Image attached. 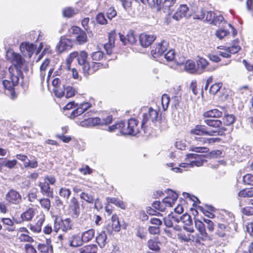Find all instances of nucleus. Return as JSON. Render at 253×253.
<instances>
[{"label": "nucleus", "instance_id": "36", "mask_svg": "<svg viewBox=\"0 0 253 253\" xmlns=\"http://www.w3.org/2000/svg\"><path fill=\"white\" fill-rule=\"evenodd\" d=\"M65 85L62 84L60 86H58L57 87L53 88V91L55 94V95L58 98L62 97L64 94V91L65 90Z\"/></svg>", "mask_w": 253, "mask_h": 253}, {"label": "nucleus", "instance_id": "26", "mask_svg": "<svg viewBox=\"0 0 253 253\" xmlns=\"http://www.w3.org/2000/svg\"><path fill=\"white\" fill-rule=\"evenodd\" d=\"M107 235L105 230L102 231L96 237V240L100 248L105 247L106 244Z\"/></svg>", "mask_w": 253, "mask_h": 253}, {"label": "nucleus", "instance_id": "39", "mask_svg": "<svg viewBox=\"0 0 253 253\" xmlns=\"http://www.w3.org/2000/svg\"><path fill=\"white\" fill-rule=\"evenodd\" d=\"M170 101L169 97L166 94L162 95L161 98L162 105L164 111H166L168 109Z\"/></svg>", "mask_w": 253, "mask_h": 253}, {"label": "nucleus", "instance_id": "4", "mask_svg": "<svg viewBox=\"0 0 253 253\" xmlns=\"http://www.w3.org/2000/svg\"><path fill=\"white\" fill-rule=\"evenodd\" d=\"M220 131H208L206 127L203 125H196L195 127L190 130L191 135H195L198 136L202 135H210L217 136L219 135Z\"/></svg>", "mask_w": 253, "mask_h": 253}, {"label": "nucleus", "instance_id": "45", "mask_svg": "<svg viewBox=\"0 0 253 253\" xmlns=\"http://www.w3.org/2000/svg\"><path fill=\"white\" fill-rule=\"evenodd\" d=\"M96 247L91 245L84 247L81 251V253H96Z\"/></svg>", "mask_w": 253, "mask_h": 253}, {"label": "nucleus", "instance_id": "53", "mask_svg": "<svg viewBox=\"0 0 253 253\" xmlns=\"http://www.w3.org/2000/svg\"><path fill=\"white\" fill-rule=\"evenodd\" d=\"M190 150L196 153H207L209 149L206 147L191 146Z\"/></svg>", "mask_w": 253, "mask_h": 253}, {"label": "nucleus", "instance_id": "29", "mask_svg": "<svg viewBox=\"0 0 253 253\" xmlns=\"http://www.w3.org/2000/svg\"><path fill=\"white\" fill-rule=\"evenodd\" d=\"M21 49L23 48L25 49L29 54V57H31L32 55L34 52L36 48L35 45L33 43H30L29 42L22 43L20 45Z\"/></svg>", "mask_w": 253, "mask_h": 253}, {"label": "nucleus", "instance_id": "16", "mask_svg": "<svg viewBox=\"0 0 253 253\" xmlns=\"http://www.w3.org/2000/svg\"><path fill=\"white\" fill-rule=\"evenodd\" d=\"M188 159H194L195 160L192 161L190 162V166L193 167L196 166L197 167L202 166L204 162L203 158L204 155H199L195 153H189L187 155Z\"/></svg>", "mask_w": 253, "mask_h": 253}, {"label": "nucleus", "instance_id": "9", "mask_svg": "<svg viewBox=\"0 0 253 253\" xmlns=\"http://www.w3.org/2000/svg\"><path fill=\"white\" fill-rule=\"evenodd\" d=\"M69 208L70 213L73 218H77L80 214V207L78 199L75 197H72L70 200Z\"/></svg>", "mask_w": 253, "mask_h": 253}, {"label": "nucleus", "instance_id": "52", "mask_svg": "<svg viewBox=\"0 0 253 253\" xmlns=\"http://www.w3.org/2000/svg\"><path fill=\"white\" fill-rule=\"evenodd\" d=\"M222 86L221 83H215L212 84L210 88V93L212 94H216L220 89Z\"/></svg>", "mask_w": 253, "mask_h": 253}, {"label": "nucleus", "instance_id": "49", "mask_svg": "<svg viewBox=\"0 0 253 253\" xmlns=\"http://www.w3.org/2000/svg\"><path fill=\"white\" fill-rule=\"evenodd\" d=\"M226 22L221 14H218L214 20H212V25L219 26L220 24H225Z\"/></svg>", "mask_w": 253, "mask_h": 253}, {"label": "nucleus", "instance_id": "35", "mask_svg": "<svg viewBox=\"0 0 253 253\" xmlns=\"http://www.w3.org/2000/svg\"><path fill=\"white\" fill-rule=\"evenodd\" d=\"M114 228L115 232H119L121 229V225L118 216L116 215H112L111 222H110Z\"/></svg>", "mask_w": 253, "mask_h": 253}, {"label": "nucleus", "instance_id": "56", "mask_svg": "<svg viewBox=\"0 0 253 253\" xmlns=\"http://www.w3.org/2000/svg\"><path fill=\"white\" fill-rule=\"evenodd\" d=\"M124 126V122L121 121L118 123H116L115 124L110 126L108 128V130L109 131L112 132L116 129H119L120 130V128H122Z\"/></svg>", "mask_w": 253, "mask_h": 253}, {"label": "nucleus", "instance_id": "13", "mask_svg": "<svg viewBox=\"0 0 253 253\" xmlns=\"http://www.w3.org/2000/svg\"><path fill=\"white\" fill-rule=\"evenodd\" d=\"M15 157L17 159L24 162V166L25 168L35 169L38 166V162L35 159L30 161L28 159V157L25 155L17 154Z\"/></svg>", "mask_w": 253, "mask_h": 253}, {"label": "nucleus", "instance_id": "44", "mask_svg": "<svg viewBox=\"0 0 253 253\" xmlns=\"http://www.w3.org/2000/svg\"><path fill=\"white\" fill-rule=\"evenodd\" d=\"M148 247L149 249L154 251H159L160 250L158 242L153 239H150L148 241Z\"/></svg>", "mask_w": 253, "mask_h": 253}, {"label": "nucleus", "instance_id": "37", "mask_svg": "<svg viewBox=\"0 0 253 253\" xmlns=\"http://www.w3.org/2000/svg\"><path fill=\"white\" fill-rule=\"evenodd\" d=\"M80 198L85 201L89 204H93L94 202V197L93 195L87 193L85 192H82L80 195Z\"/></svg>", "mask_w": 253, "mask_h": 253}, {"label": "nucleus", "instance_id": "40", "mask_svg": "<svg viewBox=\"0 0 253 253\" xmlns=\"http://www.w3.org/2000/svg\"><path fill=\"white\" fill-rule=\"evenodd\" d=\"M59 194L61 197L68 200L71 195V191L67 188L62 187L60 189Z\"/></svg>", "mask_w": 253, "mask_h": 253}, {"label": "nucleus", "instance_id": "41", "mask_svg": "<svg viewBox=\"0 0 253 253\" xmlns=\"http://www.w3.org/2000/svg\"><path fill=\"white\" fill-rule=\"evenodd\" d=\"M136 37L134 34V32L132 30H130L126 35L127 42L130 44H134L137 41Z\"/></svg>", "mask_w": 253, "mask_h": 253}, {"label": "nucleus", "instance_id": "12", "mask_svg": "<svg viewBox=\"0 0 253 253\" xmlns=\"http://www.w3.org/2000/svg\"><path fill=\"white\" fill-rule=\"evenodd\" d=\"M159 112L156 110L153 109L150 107L147 113H144L143 115V119L141 123V127L144 128V125L149 119L151 120L152 122H154L157 120Z\"/></svg>", "mask_w": 253, "mask_h": 253}, {"label": "nucleus", "instance_id": "15", "mask_svg": "<svg viewBox=\"0 0 253 253\" xmlns=\"http://www.w3.org/2000/svg\"><path fill=\"white\" fill-rule=\"evenodd\" d=\"M204 122L208 126L214 128H219L222 132L225 131L226 128L222 126V122L219 120L209 118H203Z\"/></svg>", "mask_w": 253, "mask_h": 253}, {"label": "nucleus", "instance_id": "60", "mask_svg": "<svg viewBox=\"0 0 253 253\" xmlns=\"http://www.w3.org/2000/svg\"><path fill=\"white\" fill-rule=\"evenodd\" d=\"M242 212L246 215H253V207H246L241 209Z\"/></svg>", "mask_w": 253, "mask_h": 253}, {"label": "nucleus", "instance_id": "14", "mask_svg": "<svg viewBox=\"0 0 253 253\" xmlns=\"http://www.w3.org/2000/svg\"><path fill=\"white\" fill-rule=\"evenodd\" d=\"M156 38V36L153 35H148L143 33L139 36V42L142 47H147L152 44Z\"/></svg>", "mask_w": 253, "mask_h": 253}, {"label": "nucleus", "instance_id": "46", "mask_svg": "<svg viewBox=\"0 0 253 253\" xmlns=\"http://www.w3.org/2000/svg\"><path fill=\"white\" fill-rule=\"evenodd\" d=\"M40 203L42 207L48 211L50 208V201L48 198H43L40 200Z\"/></svg>", "mask_w": 253, "mask_h": 253}, {"label": "nucleus", "instance_id": "34", "mask_svg": "<svg viewBox=\"0 0 253 253\" xmlns=\"http://www.w3.org/2000/svg\"><path fill=\"white\" fill-rule=\"evenodd\" d=\"M61 230L64 232L71 230L72 228L71 220L70 218H67L64 220H61Z\"/></svg>", "mask_w": 253, "mask_h": 253}, {"label": "nucleus", "instance_id": "62", "mask_svg": "<svg viewBox=\"0 0 253 253\" xmlns=\"http://www.w3.org/2000/svg\"><path fill=\"white\" fill-rule=\"evenodd\" d=\"M148 231L150 234L152 235L159 234L160 232V228L159 226H150Z\"/></svg>", "mask_w": 253, "mask_h": 253}, {"label": "nucleus", "instance_id": "24", "mask_svg": "<svg viewBox=\"0 0 253 253\" xmlns=\"http://www.w3.org/2000/svg\"><path fill=\"white\" fill-rule=\"evenodd\" d=\"M167 1H141V2L146 4L148 3L151 8L155 9L158 11L162 9V5L163 7L164 6V4L166 3Z\"/></svg>", "mask_w": 253, "mask_h": 253}, {"label": "nucleus", "instance_id": "5", "mask_svg": "<svg viewBox=\"0 0 253 253\" xmlns=\"http://www.w3.org/2000/svg\"><path fill=\"white\" fill-rule=\"evenodd\" d=\"M5 200L10 204L18 205L22 202L21 194L13 189H10L6 194Z\"/></svg>", "mask_w": 253, "mask_h": 253}, {"label": "nucleus", "instance_id": "43", "mask_svg": "<svg viewBox=\"0 0 253 253\" xmlns=\"http://www.w3.org/2000/svg\"><path fill=\"white\" fill-rule=\"evenodd\" d=\"M177 238L185 242H188L191 240L190 235L189 234H186L184 232L180 231L177 233Z\"/></svg>", "mask_w": 253, "mask_h": 253}, {"label": "nucleus", "instance_id": "32", "mask_svg": "<svg viewBox=\"0 0 253 253\" xmlns=\"http://www.w3.org/2000/svg\"><path fill=\"white\" fill-rule=\"evenodd\" d=\"M184 68L185 70L190 73H197V68L194 61L192 60H188L184 64Z\"/></svg>", "mask_w": 253, "mask_h": 253}, {"label": "nucleus", "instance_id": "23", "mask_svg": "<svg viewBox=\"0 0 253 253\" xmlns=\"http://www.w3.org/2000/svg\"><path fill=\"white\" fill-rule=\"evenodd\" d=\"M107 64H104L101 62H92L91 67L89 66V70L86 72L85 76H88L90 74H92L99 69L101 68H107Z\"/></svg>", "mask_w": 253, "mask_h": 253}, {"label": "nucleus", "instance_id": "6", "mask_svg": "<svg viewBox=\"0 0 253 253\" xmlns=\"http://www.w3.org/2000/svg\"><path fill=\"white\" fill-rule=\"evenodd\" d=\"M71 30V34L79 44H84L87 42V35L84 31L77 26H73Z\"/></svg>", "mask_w": 253, "mask_h": 253}, {"label": "nucleus", "instance_id": "27", "mask_svg": "<svg viewBox=\"0 0 253 253\" xmlns=\"http://www.w3.org/2000/svg\"><path fill=\"white\" fill-rule=\"evenodd\" d=\"M35 215L34 210L32 208H29L26 211L22 213L21 215V218L23 220L30 221Z\"/></svg>", "mask_w": 253, "mask_h": 253}, {"label": "nucleus", "instance_id": "25", "mask_svg": "<svg viewBox=\"0 0 253 253\" xmlns=\"http://www.w3.org/2000/svg\"><path fill=\"white\" fill-rule=\"evenodd\" d=\"M70 246L73 247H77L81 246L84 242L82 238L79 235H74L69 240Z\"/></svg>", "mask_w": 253, "mask_h": 253}, {"label": "nucleus", "instance_id": "10", "mask_svg": "<svg viewBox=\"0 0 253 253\" xmlns=\"http://www.w3.org/2000/svg\"><path fill=\"white\" fill-rule=\"evenodd\" d=\"M168 45L167 42L165 41H162L159 44H155L151 52L153 57L156 58L163 55L167 50Z\"/></svg>", "mask_w": 253, "mask_h": 253}, {"label": "nucleus", "instance_id": "64", "mask_svg": "<svg viewBox=\"0 0 253 253\" xmlns=\"http://www.w3.org/2000/svg\"><path fill=\"white\" fill-rule=\"evenodd\" d=\"M228 34V32L223 29H219L215 33L216 36L219 39H222Z\"/></svg>", "mask_w": 253, "mask_h": 253}, {"label": "nucleus", "instance_id": "51", "mask_svg": "<svg viewBox=\"0 0 253 253\" xmlns=\"http://www.w3.org/2000/svg\"><path fill=\"white\" fill-rule=\"evenodd\" d=\"M96 20L97 23L100 25H105L107 23V20L102 13H99L96 15Z\"/></svg>", "mask_w": 253, "mask_h": 253}, {"label": "nucleus", "instance_id": "17", "mask_svg": "<svg viewBox=\"0 0 253 253\" xmlns=\"http://www.w3.org/2000/svg\"><path fill=\"white\" fill-rule=\"evenodd\" d=\"M72 47V42L69 39L61 38L58 44L56 46L57 51L61 53L66 50H68Z\"/></svg>", "mask_w": 253, "mask_h": 253}, {"label": "nucleus", "instance_id": "58", "mask_svg": "<svg viewBox=\"0 0 253 253\" xmlns=\"http://www.w3.org/2000/svg\"><path fill=\"white\" fill-rule=\"evenodd\" d=\"M50 63V60L48 59H46L44 62L42 63L40 67L41 70V76L44 77L45 74L43 73V71H44L47 67L48 66Z\"/></svg>", "mask_w": 253, "mask_h": 253}, {"label": "nucleus", "instance_id": "47", "mask_svg": "<svg viewBox=\"0 0 253 253\" xmlns=\"http://www.w3.org/2000/svg\"><path fill=\"white\" fill-rule=\"evenodd\" d=\"M147 235V232L144 227L138 226L136 228V235L140 239H145Z\"/></svg>", "mask_w": 253, "mask_h": 253}, {"label": "nucleus", "instance_id": "2", "mask_svg": "<svg viewBox=\"0 0 253 253\" xmlns=\"http://www.w3.org/2000/svg\"><path fill=\"white\" fill-rule=\"evenodd\" d=\"M6 56L7 59L10 60L13 64V66H11L10 67L18 70L20 72L19 75H22V72L21 69L23 65L24 60L21 55L14 52L9 51L7 52Z\"/></svg>", "mask_w": 253, "mask_h": 253}, {"label": "nucleus", "instance_id": "48", "mask_svg": "<svg viewBox=\"0 0 253 253\" xmlns=\"http://www.w3.org/2000/svg\"><path fill=\"white\" fill-rule=\"evenodd\" d=\"M243 181L245 184L253 185V175L250 173L245 175Z\"/></svg>", "mask_w": 253, "mask_h": 253}, {"label": "nucleus", "instance_id": "19", "mask_svg": "<svg viewBox=\"0 0 253 253\" xmlns=\"http://www.w3.org/2000/svg\"><path fill=\"white\" fill-rule=\"evenodd\" d=\"M169 190L170 191V193L169 194V196L165 198L163 200V204L165 205L164 206L171 207L177 200L178 195L176 193L174 192L173 191L171 190Z\"/></svg>", "mask_w": 253, "mask_h": 253}, {"label": "nucleus", "instance_id": "55", "mask_svg": "<svg viewBox=\"0 0 253 253\" xmlns=\"http://www.w3.org/2000/svg\"><path fill=\"white\" fill-rule=\"evenodd\" d=\"M2 163L3 164V166H4L8 169H11L16 165L17 161L16 160H8L5 162H3L2 161Z\"/></svg>", "mask_w": 253, "mask_h": 253}, {"label": "nucleus", "instance_id": "42", "mask_svg": "<svg viewBox=\"0 0 253 253\" xmlns=\"http://www.w3.org/2000/svg\"><path fill=\"white\" fill-rule=\"evenodd\" d=\"M180 220L186 226H190L192 224L191 216L188 214L185 213L181 216Z\"/></svg>", "mask_w": 253, "mask_h": 253}, {"label": "nucleus", "instance_id": "59", "mask_svg": "<svg viewBox=\"0 0 253 253\" xmlns=\"http://www.w3.org/2000/svg\"><path fill=\"white\" fill-rule=\"evenodd\" d=\"M65 90L66 91V97L70 98L75 95V90L71 86H65Z\"/></svg>", "mask_w": 253, "mask_h": 253}, {"label": "nucleus", "instance_id": "21", "mask_svg": "<svg viewBox=\"0 0 253 253\" xmlns=\"http://www.w3.org/2000/svg\"><path fill=\"white\" fill-rule=\"evenodd\" d=\"M39 186L41 188V192L44 195L48 197H53V190L49 186L48 182H40Z\"/></svg>", "mask_w": 253, "mask_h": 253}, {"label": "nucleus", "instance_id": "33", "mask_svg": "<svg viewBox=\"0 0 253 253\" xmlns=\"http://www.w3.org/2000/svg\"><path fill=\"white\" fill-rule=\"evenodd\" d=\"M90 56L93 62L101 61L104 58H105V59H108V60H109V59H107L104 53L100 51L93 52L91 54Z\"/></svg>", "mask_w": 253, "mask_h": 253}, {"label": "nucleus", "instance_id": "57", "mask_svg": "<svg viewBox=\"0 0 253 253\" xmlns=\"http://www.w3.org/2000/svg\"><path fill=\"white\" fill-rule=\"evenodd\" d=\"M38 250L41 253H48L50 248L48 245L43 244H39L38 246Z\"/></svg>", "mask_w": 253, "mask_h": 253}, {"label": "nucleus", "instance_id": "63", "mask_svg": "<svg viewBox=\"0 0 253 253\" xmlns=\"http://www.w3.org/2000/svg\"><path fill=\"white\" fill-rule=\"evenodd\" d=\"M164 204L161 203L160 201H155L152 204V206L154 208L163 211L165 210V207L163 205Z\"/></svg>", "mask_w": 253, "mask_h": 253}, {"label": "nucleus", "instance_id": "8", "mask_svg": "<svg viewBox=\"0 0 253 253\" xmlns=\"http://www.w3.org/2000/svg\"><path fill=\"white\" fill-rule=\"evenodd\" d=\"M195 226L201 235L200 239L203 241H211L212 238L206 232V225L199 219L195 220Z\"/></svg>", "mask_w": 253, "mask_h": 253}, {"label": "nucleus", "instance_id": "38", "mask_svg": "<svg viewBox=\"0 0 253 253\" xmlns=\"http://www.w3.org/2000/svg\"><path fill=\"white\" fill-rule=\"evenodd\" d=\"M235 117L233 115L224 114L223 123L225 126H230L234 123Z\"/></svg>", "mask_w": 253, "mask_h": 253}, {"label": "nucleus", "instance_id": "31", "mask_svg": "<svg viewBox=\"0 0 253 253\" xmlns=\"http://www.w3.org/2000/svg\"><path fill=\"white\" fill-rule=\"evenodd\" d=\"M94 230L90 229L83 233L82 235L84 242H88L90 241L94 235Z\"/></svg>", "mask_w": 253, "mask_h": 253}, {"label": "nucleus", "instance_id": "1", "mask_svg": "<svg viewBox=\"0 0 253 253\" xmlns=\"http://www.w3.org/2000/svg\"><path fill=\"white\" fill-rule=\"evenodd\" d=\"M9 79L4 80L2 81V84L5 89V93L7 95H9L12 99H14L16 97L14 86L18 84L19 81V77L21 75H19V71L16 70L13 68H9Z\"/></svg>", "mask_w": 253, "mask_h": 253}, {"label": "nucleus", "instance_id": "18", "mask_svg": "<svg viewBox=\"0 0 253 253\" xmlns=\"http://www.w3.org/2000/svg\"><path fill=\"white\" fill-rule=\"evenodd\" d=\"M188 11V7L186 4H181L172 16V18L178 21L182 17L186 16Z\"/></svg>", "mask_w": 253, "mask_h": 253}, {"label": "nucleus", "instance_id": "54", "mask_svg": "<svg viewBox=\"0 0 253 253\" xmlns=\"http://www.w3.org/2000/svg\"><path fill=\"white\" fill-rule=\"evenodd\" d=\"M63 15L68 18L71 17L75 13L74 9L71 7H66L63 10Z\"/></svg>", "mask_w": 253, "mask_h": 253}, {"label": "nucleus", "instance_id": "50", "mask_svg": "<svg viewBox=\"0 0 253 253\" xmlns=\"http://www.w3.org/2000/svg\"><path fill=\"white\" fill-rule=\"evenodd\" d=\"M18 239L20 242H33L34 239L33 238L28 235L24 233L21 234L19 237Z\"/></svg>", "mask_w": 253, "mask_h": 253}, {"label": "nucleus", "instance_id": "61", "mask_svg": "<svg viewBox=\"0 0 253 253\" xmlns=\"http://www.w3.org/2000/svg\"><path fill=\"white\" fill-rule=\"evenodd\" d=\"M109 202H111V203L114 204L116 206H119V207L121 208L122 209H123L125 208V205H124V203L117 198H110L109 200Z\"/></svg>", "mask_w": 253, "mask_h": 253}, {"label": "nucleus", "instance_id": "11", "mask_svg": "<svg viewBox=\"0 0 253 253\" xmlns=\"http://www.w3.org/2000/svg\"><path fill=\"white\" fill-rule=\"evenodd\" d=\"M87 53L85 51H81L79 53L78 58H77L79 64L82 66L84 75L89 69V64L87 61Z\"/></svg>", "mask_w": 253, "mask_h": 253}, {"label": "nucleus", "instance_id": "30", "mask_svg": "<svg viewBox=\"0 0 253 253\" xmlns=\"http://www.w3.org/2000/svg\"><path fill=\"white\" fill-rule=\"evenodd\" d=\"M240 197L250 198L253 197V187L245 188L241 190L238 194Z\"/></svg>", "mask_w": 253, "mask_h": 253}, {"label": "nucleus", "instance_id": "28", "mask_svg": "<svg viewBox=\"0 0 253 253\" xmlns=\"http://www.w3.org/2000/svg\"><path fill=\"white\" fill-rule=\"evenodd\" d=\"M217 228L215 232L216 234L220 237H224L226 235L225 231H228L229 227L227 225L218 223Z\"/></svg>", "mask_w": 253, "mask_h": 253}, {"label": "nucleus", "instance_id": "22", "mask_svg": "<svg viewBox=\"0 0 253 253\" xmlns=\"http://www.w3.org/2000/svg\"><path fill=\"white\" fill-rule=\"evenodd\" d=\"M223 112L217 109H212L206 111L203 114V118L212 119L218 118L222 117Z\"/></svg>", "mask_w": 253, "mask_h": 253}, {"label": "nucleus", "instance_id": "3", "mask_svg": "<svg viewBox=\"0 0 253 253\" xmlns=\"http://www.w3.org/2000/svg\"><path fill=\"white\" fill-rule=\"evenodd\" d=\"M113 120L112 116H108L105 119H100L99 118H90L81 122V126H93L96 125H107L112 123Z\"/></svg>", "mask_w": 253, "mask_h": 253}, {"label": "nucleus", "instance_id": "7", "mask_svg": "<svg viewBox=\"0 0 253 253\" xmlns=\"http://www.w3.org/2000/svg\"><path fill=\"white\" fill-rule=\"evenodd\" d=\"M217 67L211 66L209 63L204 58L200 57L197 61V73L201 74L205 71L211 72L215 70Z\"/></svg>", "mask_w": 253, "mask_h": 253}, {"label": "nucleus", "instance_id": "20", "mask_svg": "<svg viewBox=\"0 0 253 253\" xmlns=\"http://www.w3.org/2000/svg\"><path fill=\"white\" fill-rule=\"evenodd\" d=\"M138 122L134 119H130L128 120V127L129 128L128 131H126L125 133L127 135H136L139 131L137 128Z\"/></svg>", "mask_w": 253, "mask_h": 253}]
</instances>
